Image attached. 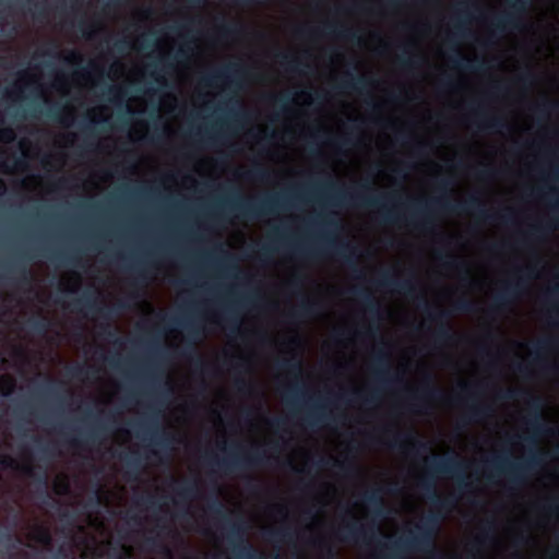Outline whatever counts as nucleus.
Masks as SVG:
<instances>
[{"instance_id": "obj_1", "label": "nucleus", "mask_w": 559, "mask_h": 559, "mask_svg": "<svg viewBox=\"0 0 559 559\" xmlns=\"http://www.w3.org/2000/svg\"><path fill=\"white\" fill-rule=\"evenodd\" d=\"M26 537L29 544L47 547L51 537L48 527L45 524H35L29 527Z\"/></svg>"}, {"instance_id": "obj_2", "label": "nucleus", "mask_w": 559, "mask_h": 559, "mask_svg": "<svg viewBox=\"0 0 559 559\" xmlns=\"http://www.w3.org/2000/svg\"><path fill=\"white\" fill-rule=\"evenodd\" d=\"M194 171L200 176L213 177L214 160L212 158H201L194 165Z\"/></svg>"}, {"instance_id": "obj_3", "label": "nucleus", "mask_w": 559, "mask_h": 559, "mask_svg": "<svg viewBox=\"0 0 559 559\" xmlns=\"http://www.w3.org/2000/svg\"><path fill=\"white\" fill-rule=\"evenodd\" d=\"M53 490L57 495H66L70 488L69 477L64 474L57 475L53 480Z\"/></svg>"}, {"instance_id": "obj_4", "label": "nucleus", "mask_w": 559, "mask_h": 559, "mask_svg": "<svg viewBox=\"0 0 559 559\" xmlns=\"http://www.w3.org/2000/svg\"><path fill=\"white\" fill-rule=\"evenodd\" d=\"M73 80L83 87H91L94 85V80L86 71L76 72Z\"/></svg>"}, {"instance_id": "obj_5", "label": "nucleus", "mask_w": 559, "mask_h": 559, "mask_svg": "<svg viewBox=\"0 0 559 559\" xmlns=\"http://www.w3.org/2000/svg\"><path fill=\"white\" fill-rule=\"evenodd\" d=\"M15 388V381L10 376H3L0 378V393L3 395L10 394Z\"/></svg>"}, {"instance_id": "obj_6", "label": "nucleus", "mask_w": 559, "mask_h": 559, "mask_svg": "<svg viewBox=\"0 0 559 559\" xmlns=\"http://www.w3.org/2000/svg\"><path fill=\"white\" fill-rule=\"evenodd\" d=\"M24 168V160L15 162L13 165H9L7 162L0 163V171L3 174H16L22 171Z\"/></svg>"}, {"instance_id": "obj_7", "label": "nucleus", "mask_w": 559, "mask_h": 559, "mask_svg": "<svg viewBox=\"0 0 559 559\" xmlns=\"http://www.w3.org/2000/svg\"><path fill=\"white\" fill-rule=\"evenodd\" d=\"M22 185L27 190H31L34 192H39V187L41 185V178L36 177V176L26 177L23 179Z\"/></svg>"}, {"instance_id": "obj_8", "label": "nucleus", "mask_w": 559, "mask_h": 559, "mask_svg": "<svg viewBox=\"0 0 559 559\" xmlns=\"http://www.w3.org/2000/svg\"><path fill=\"white\" fill-rule=\"evenodd\" d=\"M19 150L24 159H29L33 157L31 143L26 139H22L19 141Z\"/></svg>"}, {"instance_id": "obj_9", "label": "nucleus", "mask_w": 559, "mask_h": 559, "mask_svg": "<svg viewBox=\"0 0 559 559\" xmlns=\"http://www.w3.org/2000/svg\"><path fill=\"white\" fill-rule=\"evenodd\" d=\"M109 75L112 79H121L124 76V66L121 62H115L109 68Z\"/></svg>"}, {"instance_id": "obj_10", "label": "nucleus", "mask_w": 559, "mask_h": 559, "mask_svg": "<svg viewBox=\"0 0 559 559\" xmlns=\"http://www.w3.org/2000/svg\"><path fill=\"white\" fill-rule=\"evenodd\" d=\"M15 140V132L11 128H1L0 129V142L2 143H11Z\"/></svg>"}, {"instance_id": "obj_11", "label": "nucleus", "mask_w": 559, "mask_h": 559, "mask_svg": "<svg viewBox=\"0 0 559 559\" xmlns=\"http://www.w3.org/2000/svg\"><path fill=\"white\" fill-rule=\"evenodd\" d=\"M80 287V277L76 274H72L69 277V285L67 289L75 292Z\"/></svg>"}, {"instance_id": "obj_12", "label": "nucleus", "mask_w": 559, "mask_h": 559, "mask_svg": "<svg viewBox=\"0 0 559 559\" xmlns=\"http://www.w3.org/2000/svg\"><path fill=\"white\" fill-rule=\"evenodd\" d=\"M53 87L60 92L62 95H67L69 93V86L66 82H62L61 80L57 79L53 83Z\"/></svg>"}, {"instance_id": "obj_13", "label": "nucleus", "mask_w": 559, "mask_h": 559, "mask_svg": "<svg viewBox=\"0 0 559 559\" xmlns=\"http://www.w3.org/2000/svg\"><path fill=\"white\" fill-rule=\"evenodd\" d=\"M99 111L100 112V119H106L107 118V114H105V109L104 108H93L92 110H90V117L92 119H96V112Z\"/></svg>"}, {"instance_id": "obj_14", "label": "nucleus", "mask_w": 559, "mask_h": 559, "mask_svg": "<svg viewBox=\"0 0 559 559\" xmlns=\"http://www.w3.org/2000/svg\"><path fill=\"white\" fill-rule=\"evenodd\" d=\"M0 465L9 467L12 465V460L10 457L0 455Z\"/></svg>"}, {"instance_id": "obj_15", "label": "nucleus", "mask_w": 559, "mask_h": 559, "mask_svg": "<svg viewBox=\"0 0 559 559\" xmlns=\"http://www.w3.org/2000/svg\"><path fill=\"white\" fill-rule=\"evenodd\" d=\"M300 97L302 98V103L306 105H309L312 100L311 95L309 93L302 92L300 94Z\"/></svg>"}, {"instance_id": "obj_16", "label": "nucleus", "mask_w": 559, "mask_h": 559, "mask_svg": "<svg viewBox=\"0 0 559 559\" xmlns=\"http://www.w3.org/2000/svg\"><path fill=\"white\" fill-rule=\"evenodd\" d=\"M290 343H292V345H293L294 347H299V346H301V340H300V337H299L298 335H293V336L290 337Z\"/></svg>"}, {"instance_id": "obj_17", "label": "nucleus", "mask_w": 559, "mask_h": 559, "mask_svg": "<svg viewBox=\"0 0 559 559\" xmlns=\"http://www.w3.org/2000/svg\"><path fill=\"white\" fill-rule=\"evenodd\" d=\"M107 181H108V178H107V177H106V178H102V181H100V182L95 183L92 190H98V189H100V188H102V185L107 183Z\"/></svg>"}, {"instance_id": "obj_18", "label": "nucleus", "mask_w": 559, "mask_h": 559, "mask_svg": "<svg viewBox=\"0 0 559 559\" xmlns=\"http://www.w3.org/2000/svg\"><path fill=\"white\" fill-rule=\"evenodd\" d=\"M187 182H190L193 186L195 183V180L191 176H187L183 178L182 186H186Z\"/></svg>"}, {"instance_id": "obj_19", "label": "nucleus", "mask_w": 559, "mask_h": 559, "mask_svg": "<svg viewBox=\"0 0 559 559\" xmlns=\"http://www.w3.org/2000/svg\"><path fill=\"white\" fill-rule=\"evenodd\" d=\"M7 190L4 181L0 178V195H2Z\"/></svg>"}, {"instance_id": "obj_20", "label": "nucleus", "mask_w": 559, "mask_h": 559, "mask_svg": "<svg viewBox=\"0 0 559 559\" xmlns=\"http://www.w3.org/2000/svg\"><path fill=\"white\" fill-rule=\"evenodd\" d=\"M140 132H141V136H144V135H145V133H146V127H145L144 124H142V126H141V130H140Z\"/></svg>"}, {"instance_id": "obj_21", "label": "nucleus", "mask_w": 559, "mask_h": 559, "mask_svg": "<svg viewBox=\"0 0 559 559\" xmlns=\"http://www.w3.org/2000/svg\"><path fill=\"white\" fill-rule=\"evenodd\" d=\"M99 501L103 502L105 506H109L110 502L107 500H104L102 496L98 497Z\"/></svg>"}, {"instance_id": "obj_22", "label": "nucleus", "mask_w": 559, "mask_h": 559, "mask_svg": "<svg viewBox=\"0 0 559 559\" xmlns=\"http://www.w3.org/2000/svg\"><path fill=\"white\" fill-rule=\"evenodd\" d=\"M70 57H71V59H72L73 61H76V59H78V56H76V53H74V52H73V53H71V55H70Z\"/></svg>"}, {"instance_id": "obj_23", "label": "nucleus", "mask_w": 559, "mask_h": 559, "mask_svg": "<svg viewBox=\"0 0 559 559\" xmlns=\"http://www.w3.org/2000/svg\"><path fill=\"white\" fill-rule=\"evenodd\" d=\"M237 241H238L239 243H240V242H242V237L237 236Z\"/></svg>"}]
</instances>
